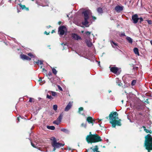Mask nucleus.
Here are the masks:
<instances>
[{
    "label": "nucleus",
    "mask_w": 152,
    "mask_h": 152,
    "mask_svg": "<svg viewBox=\"0 0 152 152\" xmlns=\"http://www.w3.org/2000/svg\"><path fill=\"white\" fill-rule=\"evenodd\" d=\"M27 55L28 56H29L30 57V58H34L36 57L35 55H34L33 54L31 53H28Z\"/></svg>",
    "instance_id": "22"
},
{
    "label": "nucleus",
    "mask_w": 152,
    "mask_h": 152,
    "mask_svg": "<svg viewBox=\"0 0 152 152\" xmlns=\"http://www.w3.org/2000/svg\"><path fill=\"white\" fill-rule=\"evenodd\" d=\"M71 37L72 39L78 41L79 40H81L82 39L81 37L76 33L72 34Z\"/></svg>",
    "instance_id": "7"
},
{
    "label": "nucleus",
    "mask_w": 152,
    "mask_h": 152,
    "mask_svg": "<svg viewBox=\"0 0 152 152\" xmlns=\"http://www.w3.org/2000/svg\"><path fill=\"white\" fill-rule=\"evenodd\" d=\"M145 138L144 146L148 152H150V151L152 150V137L150 134H148Z\"/></svg>",
    "instance_id": "2"
},
{
    "label": "nucleus",
    "mask_w": 152,
    "mask_h": 152,
    "mask_svg": "<svg viewBox=\"0 0 152 152\" xmlns=\"http://www.w3.org/2000/svg\"><path fill=\"white\" fill-rule=\"evenodd\" d=\"M57 105L56 104H55L53 105V109L55 110H56L57 109Z\"/></svg>",
    "instance_id": "32"
},
{
    "label": "nucleus",
    "mask_w": 152,
    "mask_h": 152,
    "mask_svg": "<svg viewBox=\"0 0 152 152\" xmlns=\"http://www.w3.org/2000/svg\"><path fill=\"white\" fill-rule=\"evenodd\" d=\"M63 116V115L62 114H61L59 117L58 118L57 120V121H58L59 122H61V120L62 118V117Z\"/></svg>",
    "instance_id": "21"
},
{
    "label": "nucleus",
    "mask_w": 152,
    "mask_h": 152,
    "mask_svg": "<svg viewBox=\"0 0 152 152\" xmlns=\"http://www.w3.org/2000/svg\"><path fill=\"white\" fill-rule=\"evenodd\" d=\"M86 151H88V149L87 150V149H86Z\"/></svg>",
    "instance_id": "62"
},
{
    "label": "nucleus",
    "mask_w": 152,
    "mask_h": 152,
    "mask_svg": "<svg viewBox=\"0 0 152 152\" xmlns=\"http://www.w3.org/2000/svg\"><path fill=\"white\" fill-rule=\"evenodd\" d=\"M31 146L34 148H37L39 150H41V148L38 147H36L34 144L31 142Z\"/></svg>",
    "instance_id": "26"
},
{
    "label": "nucleus",
    "mask_w": 152,
    "mask_h": 152,
    "mask_svg": "<svg viewBox=\"0 0 152 152\" xmlns=\"http://www.w3.org/2000/svg\"><path fill=\"white\" fill-rule=\"evenodd\" d=\"M81 126L82 127H84L85 128H86V124H84V123H83L81 124Z\"/></svg>",
    "instance_id": "35"
},
{
    "label": "nucleus",
    "mask_w": 152,
    "mask_h": 152,
    "mask_svg": "<svg viewBox=\"0 0 152 152\" xmlns=\"http://www.w3.org/2000/svg\"><path fill=\"white\" fill-rule=\"evenodd\" d=\"M52 73L51 72H49L48 73V75L50 77V76L52 75Z\"/></svg>",
    "instance_id": "43"
},
{
    "label": "nucleus",
    "mask_w": 152,
    "mask_h": 152,
    "mask_svg": "<svg viewBox=\"0 0 152 152\" xmlns=\"http://www.w3.org/2000/svg\"><path fill=\"white\" fill-rule=\"evenodd\" d=\"M51 94L53 96H55L56 95V92H54V91H51Z\"/></svg>",
    "instance_id": "34"
},
{
    "label": "nucleus",
    "mask_w": 152,
    "mask_h": 152,
    "mask_svg": "<svg viewBox=\"0 0 152 152\" xmlns=\"http://www.w3.org/2000/svg\"><path fill=\"white\" fill-rule=\"evenodd\" d=\"M116 83L117 84L120 86H121L122 85V84L121 83V82H120L119 80H118L116 81Z\"/></svg>",
    "instance_id": "31"
},
{
    "label": "nucleus",
    "mask_w": 152,
    "mask_h": 152,
    "mask_svg": "<svg viewBox=\"0 0 152 152\" xmlns=\"http://www.w3.org/2000/svg\"><path fill=\"white\" fill-rule=\"evenodd\" d=\"M58 23V24L60 25L61 24V21H59Z\"/></svg>",
    "instance_id": "56"
},
{
    "label": "nucleus",
    "mask_w": 152,
    "mask_h": 152,
    "mask_svg": "<svg viewBox=\"0 0 152 152\" xmlns=\"http://www.w3.org/2000/svg\"><path fill=\"white\" fill-rule=\"evenodd\" d=\"M47 28H50V27H51V26L50 25H49L47 26Z\"/></svg>",
    "instance_id": "57"
},
{
    "label": "nucleus",
    "mask_w": 152,
    "mask_h": 152,
    "mask_svg": "<svg viewBox=\"0 0 152 152\" xmlns=\"http://www.w3.org/2000/svg\"><path fill=\"white\" fill-rule=\"evenodd\" d=\"M126 39L127 41L129 43L132 44L133 42L132 39L129 37H126Z\"/></svg>",
    "instance_id": "20"
},
{
    "label": "nucleus",
    "mask_w": 152,
    "mask_h": 152,
    "mask_svg": "<svg viewBox=\"0 0 152 152\" xmlns=\"http://www.w3.org/2000/svg\"><path fill=\"white\" fill-rule=\"evenodd\" d=\"M42 68V66H40V68Z\"/></svg>",
    "instance_id": "64"
},
{
    "label": "nucleus",
    "mask_w": 152,
    "mask_h": 152,
    "mask_svg": "<svg viewBox=\"0 0 152 152\" xmlns=\"http://www.w3.org/2000/svg\"><path fill=\"white\" fill-rule=\"evenodd\" d=\"M64 145V144H62L60 142H55L54 144H52V146L54 148H59L61 147H63Z\"/></svg>",
    "instance_id": "10"
},
{
    "label": "nucleus",
    "mask_w": 152,
    "mask_h": 152,
    "mask_svg": "<svg viewBox=\"0 0 152 152\" xmlns=\"http://www.w3.org/2000/svg\"><path fill=\"white\" fill-rule=\"evenodd\" d=\"M43 72H46L47 71L46 69H45L44 68H43Z\"/></svg>",
    "instance_id": "52"
},
{
    "label": "nucleus",
    "mask_w": 152,
    "mask_h": 152,
    "mask_svg": "<svg viewBox=\"0 0 152 152\" xmlns=\"http://www.w3.org/2000/svg\"><path fill=\"white\" fill-rule=\"evenodd\" d=\"M55 32V30H52V31H51V33L52 34H53V33L54 32Z\"/></svg>",
    "instance_id": "53"
},
{
    "label": "nucleus",
    "mask_w": 152,
    "mask_h": 152,
    "mask_svg": "<svg viewBox=\"0 0 152 152\" xmlns=\"http://www.w3.org/2000/svg\"><path fill=\"white\" fill-rule=\"evenodd\" d=\"M66 31L67 29L66 27L64 26H61L58 28V32L59 34L61 36L64 34L65 31Z\"/></svg>",
    "instance_id": "5"
},
{
    "label": "nucleus",
    "mask_w": 152,
    "mask_h": 152,
    "mask_svg": "<svg viewBox=\"0 0 152 152\" xmlns=\"http://www.w3.org/2000/svg\"><path fill=\"white\" fill-rule=\"evenodd\" d=\"M110 42H111V44L112 45L113 44L114 45H115V46H118L117 44L116 43H115L113 41H111Z\"/></svg>",
    "instance_id": "37"
},
{
    "label": "nucleus",
    "mask_w": 152,
    "mask_h": 152,
    "mask_svg": "<svg viewBox=\"0 0 152 152\" xmlns=\"http://www.w3.org/2000/svg\"><path fill=\"white\" fill-rule=\"evenodd\" d=\"M121 36H125V33L124 32H123L121 33Z\"/></svg>",
    "instance_id": "47"
},
{
    "label": "nucleus",
    "mask_w": 152,
    "mask_h": 152,
    "mask_svg": "<svg viewBox=\"0 0 152 152\" xmlns=\"http://www.w3.org/2000/svg\"><path fill=\"white\" fill-rule=\"evenodd\" d=\"M138 16L137 14H134L132 16V19L133 20V23L134 24L137 23L139 20V18L138 17Z\"/></svg>",
    "instance_id": "9"
},
{
    "label": "nucleus",
    "mask_w": 152,
    "mask_h": 152,
    "mask_svg": "<svg viewBox=\"0 0 152 152\" xmlns=\"http://www.w3.org/2000/svg\"><path fill=\"white\" fill-rule=\"evenodd\" d=\"M58 88L61 91H62V88L59 86H58Z\"/></svg>",
    "instance_id": "48"
},
{
    "label": "nucleus",
    "mask_w": 152,
    "mask_h": 152,
    "mask_svg": "<svg viewBox=\"0 0 152 152\" xmlns=\"http://www.w3.org/2000/svg\"><path fill=\"white\" fill-rule=\"evenodd\" d=\"M93 135V134H92L91 132H89V134L87 135L86 137V139L87 142L91 138L90 137H91V136Z\"/></svg>",
    "instance_id": "17"
},
{
    "label": "nucleus",
    "mask_w": 152,
    "mask_h": 152,
    "mask_svg": "<svg viewBox=\"0 0 152 152\" xmlns=\"http://www.w3.org/2000/svg\"><path fill=\"white\" fill-rule=\"evenodd\" d=\"M54 148L53 149V151H54L55 150H56V148H54Z\"/></svg>",
    "instance_id": "61"
},
{
    "label": "nucleus",
    "mask_w": 152,
    "mask_h": 152,
    "mask_svg": "<svg viewBox=\"0 0 152 152\" xmlns=\"http://www.w3.org/2000/svg\"><path fill=\"white\" fill-rule=\"evenodd\" d=\"M61 131L63 132H64L68 134L69 132V131L65 129L62 128L61 129Z\"/></svg>",
    "instance_id": "24"
},
{
    "label": "nucleus",
    "mask_w": 152,
    "mask_h": 152,
    "mask_svg": "<svg viewBox=\"0 0 152 152\" xmlns=\"http://www.w3.org/2000/svg\"><path fill=\"white\" fill-rule=\"evenodd\" d=\"M34 99L33 98H29V102H34Z\"/></svg>",
    "instance_id": "38"
},
{
    "label": "nucleus",
    "mask_w": 152,
    "mask_h": 152,
    "mask_svg": "<svg viewBox=\"0 0 152 152\" xmlns=\"http://www.w3.org/2000/svg\"><path fill=\"white\" fill-rule=\"evenodd\" d=\"M83 107H80L79 108V112L83 111Z\"/></svg>",
    "instance_id": "42"
},
{
    "label": "nucleus",
    "mask_w": 152,
    "mask_h": 152,
    "mask_svg": "<svg viewBox=\"0 0 152 152\" xmlns=\"http://www.w3.org/2000/svg\"><path fill=\"white\" fill-rule=\"evenodd\" d=\"M150 43L151 45H152V40L150 41Z\"/></svg>",
    "instance_id": "60"
},
{
    "label": "nucleus",
    "mask_w": 152,
    "mask_h": 152,
    "mask_svg": "<svg viewBox=\"0 0 152 152\" xmlns=\"http://www.w3.org/2000/svg\"><path fill=\"white\" fill-rule=\"evenodd\" d=\"M47 128L49 129L54 130L55 129V127L54 126H47Z\"/></svg>",
    "instance_id": "25"
},
{
    "label": "nucleus",
    "mask_w": 152,
    "mask_h": 152,
    "mask_svg": "<svg viewBox=\"0 0 152 152\" xmlns=\"http://www.w3.org/2000/svg\"><path fill=\"white\" fill-rule=\"evenodd\" d=\"M98 150V146L97 145L91 147L88 149V151L91 150L90 152H100Z\"/></svg>",
    "instance_id": "8"
},
{
    "label": "nucleus",
    "mask_w": 152,
    "mask_h": 152,
    "mask_svg": "<svg viewBox=\"0 0 152 152\" xmlns=\"http://www.w3.org/2000/svg\"><path fill=\"white\" fill-rule=\"evenodd\" d=\"M123 10V6L117 5L115 7V10L117 12H119Z\"/></svg>",
    "instance_id": "12"
},
{
    "label": "nucleus",
    "mask_w": 152,
    "mask_h": 152,
    "mask_svg": "<svg viewBox=\"0 0 152 152\" xmlns=\"http://www.w3.org/2000/svg\"><path fill=\"white\" fill-rule=\"evenodd\" d=\"M142 127L144 129H146V127L145 126H143Z\"/></svg>",
    "instance_id": "55"
},
{
    "label": "nucleus",
    "mask_w": 152,
    "mask_h": 152,
    "mask_svg": "<svg viewBox=\"0 0 152 152\" xmlns=\"http://www.w3.org/2000/svg\"><path fill=\"white\" fill-rule=\"evenodd\" d=\"M18 4L22 10H25L26 11H29V8L26 7L25 5H22L21 3Z\"/></svg>",
    "instance_id": "13"
},
{
    "label": "nucleus",
    "mask_w": 152,
    "mask_h": 152,
    "mask_svg": "<svg viewBox=\"0 0 152 152\" xmlns=\"http://www.w3.org/2000/svg\"><path fill=\"white\" fill-rule=\"evenodd\" d=\"M131 66L133 67V72H134V73L135 72V70H137L138 69V68L137 67H134V65L133 64H130Z\"/></svg>",
    "instance_id": "23"
},
{
    "label": "nucleus",
    "mask_w": 152,
    "mask_h": 152,
    "mask_svg": "<svg viewBox=\"0 0 152 152\" xmlns=\"http://www.w3.org/2000/svg\"><path fill=\"white\" fill-rule=\"evenodd\" d=\"M72 106V103L71 102H69L67 105L66 106L65 109V111H68L71 107Z\"/></svg>",
    "instance_id": "14"
},
{
    "label": "nucleus",
    "mask_w": 152,
    "mask_h": 152,
    "mask_svg": "<svg viewBox=\"0 0 152 152\" xmlns=\"http://www.w3.org/2000/svg\"><path fill=\"white\" fill-rule=\"evenodd\" d=\"M90 138H91L87 142L88 143H91V144L92 143L101 142L102 140L100 137L96 134L92 135Z\"/></svg>",
    "instance_id": "3"
},
{
    "label": "nucleus",
    "mask_w": 152,
    "mask_h": 152,
    "mask_svg": "<svg viewBox=\"0 0 152 152\" xmlns=\"http://www.w3.org/2000/svg\"><path fill=\"white\" fill-rule=\"evenodd\" d=\"M92 18L94 19V20H96V17H94V16H92Z\"/></svg>",
    "instance_id": "51"
},
{
    "label": "nucleus",
    "mask_w": 152,
    "mask_h": 152,
    "mask_svg": "<svg viewBox=\"0 0 152 152\" xmlns=\"http://www.w3.org/2000/svg\"><path fill=\"white\" fill-rule=\"evenodd\" d=\"M149 131V133L151 134V133L152 132L151 131V130H150Z\"/></svg>",
    "instance_id": "58"
},
{
    "label": "nucleus",
    "mask_w": 152,
    "mask_h": 152,
    "mask_svg": "<svg viewBox=\"0 0 152 152\" xmlns=\"http://www.w3.org/2000/svg\"><path fill=\"white\" fill-rule=\"evenodd\" d=\"M98 119L99 120L98 121V122L100 124L101 123L100 122V121H101L103 119H99V118Z\"/></svg>",
    "instance_id": "49"
},
{
    "label": "nucleus",
    "mask_w": 152,
    "mask_h": 152,
    "mask_svg": "<svg viewBox=\"0 0 152 152\" xmlns=\"http://www.w3.org/2000/svg\"><path fill=\"white\" fill-rule=\"evenodd\" d=\"M52 71L53 73L54 74V75H56L57 73V71L54 68H53L52 69Z\"/></svg>",
    "instance_id": "27"
},
{
    "label": "nucleus",
    "mask_w": 152,
    "mask_h": 152,
    "mask_svg": "<svg viewBox=\"0 0 152 152\" xmlns=\"http://www.w3.org/2000/svg\"><path fill=\"white\" fill-rule=\"evenodd\" d=\"M136 82V81L135 80H133L131 83V85L132 86H134Z\"/></svg>",
    "instance_id": "29"
},
{
    "label": "nucleus",
    "mask_w": 152,
    "mask_h": 152,
    "mask_svg": "<svg viewBox=\"0 0 152 152\" xmlns=\"http://www.w3.org/2000/svg\"><path fill=\"white\" fill-rule=\"evenodd\" d=\"M108 118L110 120V123L112 124V127L115 128L116 126H120L121 125V120L118 118V114L116 112H112L110 113L109 116L106 117L105 118L107 120Z\"/></svg>",
    "instance_id": "1"
},
{
    "label": "nucleus",
    "mask_w": 152,
    "mask_h": 152,
    "mask_svg": "<svg viewBox=\"0 0 152 152\" xmlns=\"http://www.w3.org/2000/svg\"><path fill=\"white\" fill-rule=\"evenodd\" d=\"M83 32H84V31H81V33H83Z\"/></svg>",
    "instance_id": "63"
},
{
    "label": "nucleus",
    "mask_w": 152,
    "mask_h": 152,
    "mask_svg": "<svg viewBox=\"0 0 152 152\" xmlns=\"http://www.w3.org/2000/svg\"><path fill=\"white\" fill-rule=\"evenodd\" d=\"M95 120L94 119H93L92 118V123H91L92 125H93L94 123L95 122Z\"/></svg>",
    "instance_id": "45"
},
{
    "label": "nucleus",
    "mask_w": 152,
    "mask_h": 152,
    "mask_svg": "<svg viewBox=\"0 0 152 152\" xmlns=\"http://www.w3.org/2000/svg\"><path fill=\"white\" fill-rule=\"evenodd\" d=\"M92 118L91 116L88 117L86 119V121L89 123H92Z\"/></svg>",
    "instance_id": "16"
},
{
    "label": "nucleus",
    "mask_w": 152,
    "mask_h": 152,
    "mask_svg": "<svg viewBox=\"0 0 152 152\" xmlns=\"http://www.w3.org/2000/svg\"><path fill=\"white\" fill-rule=\"evenodd\" d=\"M111 92V90H109L108 91L109 93H110Z\"/></svg>",
    "instance_id": "59"
},
{
    "label": "nucleus",
    "mask_w": 152,
    "mask_h": 152,
    "mask_svg": "<svg viewBox=\"0 0 152 152\" xmlns=\"http://www.w3.org/2000/svg\"><path fill=\"white\" fill-rule=\"evenodd\" d=\"M139 19H140V23H141V22L142 21H143V19L142 18V17H140V18H139Z\"/></svg>",
    "instance_id": "40"
},
{
    "label": "nucleus",
    "mask_w": 152,
    "mask_h": 152,
    "mask_svg": "<svg viewBox=\"0 0 152 152\" xmlns=\"http://www.w3.org/2000/svg\"><path fill=\"white\" fill-rule=\"evenodd\" d=\"M20 57L23 60H30L31 58L26 55L21 54L20 55Z\"/></svg>",
    "instance_id": "11"
},
{
    "label": "nucleus",
    "mask_w": 152,
    "mask_h": 152,
    "mask_svg": "<svg viewBox=\"0 0 152 152\" xmlns=\"http://www.w3.org/2000/svg\"><path fill=\"white\" fill-rule=\"evenodd\" d=\"M50 33V32H47L46 31H45L44 32V34H46L47 35H49Z\"/></svg>",
    "instance_id": "46"
},
{
    "label": "nucleus",
    "mask_w": 152,
    "mask_h": 152,
    "mask_svg": "<svg viewBox=\"0 0 152 152\" xmlns=\"http://www.w3.org/2000/svg\"><path fill=\"white\" fill-rule=\"evenodd\" d=\"M91 33L89 31H86L85 32V34L88 36H90L91 34Z\"/></svg>",
    "instance_id": "36"
},
{
    "label": "nucleus",
    "mask_w": 152,
    "mask_h": 152,
    "mask_svg": "<svg viewBox=\"0 0 152 152\" xmlns=\"http://www.w3.org/2000/svg\"><path fill=\"white\" fill-rule=\"evenodd\" d=\"M34 63L35 64H36L38 65L40 64L41 65L43 64V61H39V60H38V61H34Z\"/></svg>",
    "instance_id": "19"
},
{
    "label": "nucleus",
    "mask_w": 152,
    "mask_h": 152,
    "mask_svg": "<svg viewBox=\"0 0 152 152\" xmlns=\"http://www.w3.org/2000/svg\"><path fill=\"white\" fill-rule=\"evenodd\" d=\"M53 123L57 125H58L60 123V122H59L58 121H57V120H56L54 121Z\"/></svg>",
    "instance_id": "33"
},
{
    "label": "nucleus",
    "mask_w": 152,
    "mask_h": 152,
    "mask_svg": "<svg viewBox=\"0 0 152 152\" xmlns=\"http://www.w3.org/2000/svg\"><path fill=\"white\" fill-rule=\"evenodd\" d=\"M133 51L134 52V53L136 54L138 56L139 55V50L137 48H134Z\"/></svg>",
    "instance_id": "18"
},
{
    "label": "nucleus",
    "mask_w": 152,
    "mask_h": 152,
    "mask_svg": "<svg viewBox=\"0 0 152 152\" xmlns=\"http://www.w3.org/2000/svg\"><path fill=\"white\" fill-rule=\"evenodd\" d=\"M146 21H147L149 24H152V22L151 20H146Z\"/></svg>",
    "instance_id": "39"
},
{
    "label": "nucleus",
    "mask_w": 152,
    "mask_h": 152,
    "mask_svg": "<svg viewBox=\"0 0 152 152\" xmlns=\"http://www.w3.org/2000/svg\"><path fill=\"white\" fill-rule=\"evenodd\" d=\"M90 10H86L82 12V14H84V22L82 23L83 25H87L88 23V20L89 18L88 15L90 13Z\"/></svg>",
    "instance_id": "4"
},
{
    "label": "nucleus",
    "mask_w": 152,
    "mask_h": 152,
    "mask_svg": "<svg viewBox=\"0 0 152 152\" xmlns=\"http://www.w3.org/2000/svg\"><path fill=\"white\" fill-rule=\"evenodd\" d=\"M97 11L100 14H102L103 13L102 8L101 7H98L97 9Z\"/></svg>",
    "instance_id": "15"
},
{
    "label": "nucleus",
    "mask_w": 152,
    "mask_h": 152,
    "mask_svg": "<svg viewBox=\"0 0 152 152\" xmlns=\"http://www.w3.org/2000/svg\"><path fill=\"white\" fill-rule=\"evenodd\" d=\"M144 131L146 133H148L149 132V130H148L147 129H144Z\"/></svg>",
    "instance_id": "44"
},
{
    "label": "nucleus",
    "mask_w": 152,
    "mask_h": 152,
    "mask_svg": "<svg viewBox=\"0 0 152 152\" xmlns=\"http://www.w3.org/2000/svg\"><path fill=\"white\" fill-rule=\"evenodd\" d=\"M47 98L51 100L53 99V98L51 96L49 95L48 94H47Z\"/></svg>",
    "instance_id": "30"
},
{
    "label": "nucleus",
    "mask_w": 152,
    "mask_h": 152,
    "mask_svg": "<svg viewBox=\"0 0 152 152\" xmlns=\"http://www.w3.org/2000/svg\"><path fill=\"white\" fill-rule=\"evenodd\" d=\"M110 71L115 74L119 75L120 74L121 71H119V69L117 67H110Z\"/></svg>",
    "instance_id": "6"
},
{
    "label": "nucleus",
    "mask_w": 152,
    "mask_h": 152,
    "mask_svg": "<svg viewBox=\"0 0 152 152\" xmlns=\"http://www.w3.org/2000/svg\"><path fill=\"white\" fill-rule=\"evenodd\" d=\"M53 142L52 144H54L55 143V142H56V138H55V137H53Z\"/></svg>",
    "instance_id": "41"
},
{
    "label": "nucleus",
    "mask_w": 152,
    "mask_h": 152,
    "mask_svg": "<svg viewBox=\"0 0 152 152\" xmlns=\"http://www.w3.org/2000/svg\"><path fill=\"white\" fill-rule=\"evenodd\" d=\"M20 118H21L20 116L18 117L17 118V120L18 121V122H19L20 121Z\"/></svg>",
    "instance_id": "50"
},
{
    "label": "nucleus",
    "mask_w": 152,
    "mask_h": 152,
    "mask_svg": "<svg viewBox=\"0 0 152 152\" xmlns=\"http://www.w3.org/2000/svg\"><path fill=\"white\" fill-rule=\"evenodd\" d=\"M39 82H41L42 81V79L41 78H40L39 79Z\"/></svg>",
    "instance_id": "54"
},
{
    "label": "nucleus",
    "mask_w": 152,
    "mask_h": 152,
    "mask_svg": "<svg viewBox=\"0 0 152 152\" xmlns=\"http://www.w3.org/2000/svg\"><path fill=\"white\" fill-rule=\"evenodd\" d=\"M86 44H87V45L88 47H91V46H92V44L91 42H88V41L86 42Z\"/></svg>",
    "instance_id": "28"
}]
</instances>
